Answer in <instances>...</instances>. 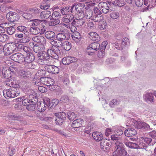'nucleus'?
I'll return each instance as SVG.
<instances>
[{
	"label": "nucleus",
	"instance_id": "nucleus-1",
	"mask_svg": "<svg viewBox=\"0 0 156 156\" xmlns=\"http://www.w3.org/2000/svg\"><path fill=\"white\" fill-rule=\"evenodd\" d=\"M34 51L38 53L37 56L39 58L38 62L40 64L44 65L46 64L48 60H50V55L46 52L41 50V49H33Z\"/></svg>",
	"mask_w": 156,
	"mask_h": 156
},
{
	"label": "nucleus",
	"instance_id": "nucleus-2",
	"mask_svg": "<svg viewBox=\"0 0 156 156\" xmlns=\"http://www.w3.org/2000/svg\"><path fill=\"white\" fill-rule=\"evenodd\" d=\"M3 95L7 98H13L18 96L20 94V92L17 90V88L12 87L3 91Z\"/></svg>",
	"mask_w": 156,
	"mask_h": 156
},
{
	"label": "nucleus",
	"instance_id": "nucleus-3",
	"mask_svg": "<svg viewBox=\"0 0 156 156\" xmlns=\"http://www.w3.org/2000/svg\"><path fill=\"white\" fill-rule=\"evenodd\" d=\"M56 116L55 119V123L57 125H61L66 118V114L63 112L55 113Z\"/></svg>",
	"mask_w": 156,
	"mask_h": 156
},
{
	"label": "nucleus",
	"instance_id": "nucleus-4",
	"mask_svg": "<svg viewBox=\"0 0 156 156\" xmlns=\"http://www.w3.org/2000/svg\"><path fill=\"white\" fill-rule=\"evenodd\" d=\"M125 144L127 146L131 148H138L139 147L145 149L148 146L147 144L143 142L140 144L139 146L136 143L130 142H126Z\"/></svg>",
	"mask_w": 156,
	"mask_h": 156
},
{
	"label": "nucleus",
	"instance_id": "nucleus-5",
	"mask_svg": "<svg viewBox=\"0 0 156 156\" xmlns=\"http://www.w3.org/2000/svg\"><path fill=\"white\" fill-rule=\"evenodd\" d=\"M12 59L15 62L23 64L24 62V57L23 55L19 53L12 55L11 56Z\"/></svg>",
	"mask_w": 156,
	"mask_h": 156
},
{
	"label": "nucleus",
	"instance_id": "nucleus-6",
	"mask_svg": "<svg viewBox=\"0 0 156 156\" xmlns=\"http://www.w3.org/2000/svg\"><path fill=\"white\" fill-rule=\"evenodd\" d=\"M24 52L26 57H24L25 62L29 63L32 62L34 59L35 57L34 54L28 49H23Z\"/></svg>",
	"mask_w": 156,
	"mask_h": 156
},
{
	"label": "nucleus",
	"instance_id": "nucleus-7",
	"mask_svg": "<svg viewBox=\"0 0 156 156\" xmlns=\"http://www.w3.org/2000/svg\"><path fill=\"white\" fill-rule=\"evenodd\" d=\"M70 37V33L67 32L62 31L58 34L56 37L58 41H62L64 40H68Z\"/></svg>",
	"mask_w": 156,
	"mask_h": 156
},
{
	"label": "nucleus",
	"instance_id": "nucleus-8",
	"mask_svg": "<svg viewBox=\"0 0 156 156\" xmlns=\"http://www.w3.org/2000/svg\"><path fill=\"white\" fill-rule=\"evenodd\" d=\"M6 18L8 20L11 22H16L19 19V15L15 12L10 11L6 15Z\"/></svg>",
	"mask_w": 156,
	"mask_h": 156
},
{
	"label": "nucleus",
	"instance_id": "nucleus-9",
	"mask_svg": "<svg viewBox=\"0 0 156 156\" xmlns=\"http://www.w3.org/2000/svg\"><path fill=\"white\" fill-rule=\"evenodd\" d=\"M115 150L118 151L119 150L120 151L123 152L124 156H126L127 152L124 147V145L121 141H115Z\"/></svg>",
	"mask_w": 156,
	"mask_h": 156
},
{
	"label": "nucleus",
	"instance_id": "nucleus-10",
	"mask_svg": "<svg viewBox=\"0 0 156 156\" xmlns=\"http://www.w3.org/2000/svg\"><path fill=\"white\" fill-rule=\"evenodd\" d=\"M77 61L76 58L68 56L63 58L62 60V63L64 65H68L73 62H75Z\"/></svg>",
	"mask_w": 156,
	"mask_h": 156
},
{
	"label": "nucleus",
	"instance_id": "nucleus-11",
	"mask_svg": "<svg viewBox=\"0 0 156 156\" xmlns=\"http://www.w3.org/2000/svg\"><path fill=\"white\" fill-rule=\"evenodd\" d=\"M134 123L135 127L138 129L143 128L146 129H149L150 130V126L145 122L140 121H135Z\"/></svg>",
	"mask_w": 156,
	"mask_h": 156
},
{
	"label": "nucleus",
	"instance_id": "nucleus-12",
	"mask_svg": "<svg viewBox=\"0 0 156 156\" xmlns=\"http://www.w3.org/2000/svg\"><path fill=\"white\" fill-rule=\"evenodd\" d=\"M98 6L102 12L107 14L109 12V7L106 2H101L98 4Z\"/></svg>",
	"mask_w": 156,
	"mask_h": 156
},
{
	"label": "nucleus",
	"instance_id": "nucleus-13",
	"mask_svg": "<svg viewBox=\"0 0 156 156\" xmlns=\"http://www.w3.org/2000/svg\"><path fill=\"white\" fill-rule=\"evenodd\" d=\"M48 72L53 74H57L59 72V69L57 66L52 65H48L46 69Z\"/></svg>",
	"mask_w": 156,
	"mask_h": 156
},
{
	"label": "nucleus",
	"instance_id": "nucleus-14",
	"mask_svg": "<svg viewBox=\"0 0 156 156\" xmlns=\"http://www.w3.org/2000/svg\"><path fill=\"white\" fill-rule=\"evenodd\" d=\"M75 5H73L71 7H66L62 8L60 10L61 13L63 15H66L70 12H73V9Z\"/></svg>",
	"mask_w": 156,
	"mask_h": 156
},
{
	"label": "nucleus",
	"instance_id": "nucleus-15",
	"mask_svg": "<svg viewBox=\"0 0 156 156\" xmlns=\"http://www.w3.org/2000/svg\"><path fill=\"white\" fill-rule=\"evenodd\" d=\"M136 131L133 128H129L126 129L124 132L125 135L127 137L132 136L136 134Z\"/></svg>",
	"mask_w": 156,
	"mask_h": 156
},
{
	"label": "nucleus",
	"instance_id": "nucleus-16",
	"mask_svg": "<svg viewBox=\"0 0 156 156\" xmlns=\"http://www.w3.org/2000/svg\"><path fill=\"white\" fill-rule=\"evenodd\" d=\"M17 100L20 102L22 101L23 105L25 106H27L30 103L29 98H28L27 96H25L20 98L17 99Z\"/></svg>",
	"mask_w": 156,
	"mask_h": 156
},
{
	"label": "nucleus",
	"instance_id": "nucleus-17",
	"mask_svg": "<svg viewBox=\"0 0 156 156\" xmlns=\"http://www.w3.org/2000/svg\"><path fill=\"white\" fill-rule=\"evenodd\" d=\"M88 35H89V37L93 41L98 42L100 40L99 36L96 32H90L88 33Z\"/></svg>",
	"mask_w": 156,
	"mask_h": 156
},
{
	"label": "nucleus",
	"instance_id": "nucleus-18",
	"mask_svg": "<svg viewBox=\"0 0 156 156\" xmlns=\"http://www.w3.org/2000/svg\"><path fill=\"white\" fill-rule=\"evenodd\" d=\"M92 136L93 138L97 141H101L103 138V135L101 133L98 132H93Z\"/></svg>",
	"mask_w": 156,
	"mask_h": 156
},
{
	"label": "nucleus",
	"instance_id": "nucleus-19",
	"mask_svg": "<svg viewBox=\"0 0 156 156\" xmlns=\"http://www.w3.org/2000/svg\"><path fill=\"white\" fill-rule=\"evenodd\" d=\"M83 122V120L81 119H79L74 120L72 124V126L74 128L80 127Z\"/></svg>",
	"mask_w": 156,
	"mask_h": 156
},
{
	"label": "nucleus",
	"instance_id": "nucleus-20",
	"mask_svg": "<svg viewBox=\"0 0 156 156\" xmlns=\"http://www.w3.org/2000/svg\"><path fill=\"white\" fill-rule=\"evenodd\" d=\"M100 145L101 148L104 151H105L110 145L109 142H108L107 139H102L100 142Z\"/></svg>",
	"mask_w": 156,
	"mask_h": 156
},
{
	"label": "nucleus",
	"instance_id": "nucleus-21",
	"mask_svg": "<svg viewBox=\"0 0 156 156\" xmlns=\"http://www.w3.org/2000/svg\"><path fill=\"white\" fill-rule=\"evenodd\" d=\"M104 17L101 13L99 14H94L92 18V20L96 22H100L103 20Z\"/></svg>",
	"mask_w": 156,
	"mask_h": 156
},
{
	"label": "nucleus",
	"instance_id": "nucleus-22",
	"mask_svg": "<svg viewBox=\"0 0 156 156\" xmlns=\"http://www.w3.org/2000/svg\"><path fill=\"white\" fill-rule=\"evenodd\" d=\"M81 13H83L84 17L87 19H89L91 17L92 18L93 16V11L90 9H87L84 13H83V12H81Z\"/></svg>",
	"mask_w": 156,
	"mask_h": 156
},
{
	"label": "nucleus",
	"instance_id": "nucleus-23",
	"mask_svg": "<svg viewBox=\"0 0 156 156\" xmlns=\"http://www.w3.org/2000/svg\"><path fill=\"white\" fill-rule=\"evenodd\" d=\"M85 22L84 20L81 19H74L72 23V24L75 25L76 26L79 27L82 26Z\"/></svg>",
	"mask_w": 156,
	"mask_h": 156
},
{
	"label": "nucleus",
	"instance_id": "nucleus-24",
	"mask_svg": "<svg viewBox=\"0 0 156 156\" xmlns=\"http://www.w3.org/2000/svg\"><path fill=\"white\" fill-rule=\"evenodd\" d=\"M50 80L48 79V81H47L46 82L47 84H45V85L48 86L49 87L50 90H53L55 89V85H54V80L53 79H51L50 78Z\"/></svg>",
	"mask_w": 156,
	"mask_h": 156
},
{
	"label": "nucleus",
	"instance_id": "nucleus-25",
	"mask_svg": "<svg viewBox=\"0 0 156 156\" xmlns=\"http://www.w3.org/2000/svg\"><path fill=\"white\" fill-rule=\"evenodd\" d=\"M109 4L110 5L112 3L115 5H118L119 7L125 5V2L124 0H115L112 2H108Z\"/></svg>",
	"mask_w": 156,
	"mask_h": 156
},
{
	"label": "nucleus",
	"instance_id": "nucleus-26",
	"mask_svg": "<svg viewBox=\"0 0 156 156\" xmlns=\"http://www.w3.org/2000/svg\"><path fill=\"white\" fill-rule=\"evenodd\" d=\"M51 15V12L48 11H45L41 12L40 16L42 19H47L50 17Z\"/></svg>",
	"mask_w": 156,
	"mask_h": 156
},
{
	"label": "nucleus",
	"instance_id": "nucleus-27",
	"mask_svg": "<svg viewBox=\"0 0 156 156\" xmlns=\"http://www.w3.org/2000/svg\"><path fill=\"white\" fill-rule=\"evenodd\" d=\"M154 2L152 0H144V4L147 6L145 9L146 10H148L153 7Z\"/></svg>",
	"mask_w": 156,
	"mask_h": 156
},
{
	"label": "nucleus",
	"instance_id": "nucleus-28",
	"mask_svg": "<svg viewBox=\"0 0 156 156\" xmlns=\"http://www.w3.org/2000/svg\"><path fill=\"white\" fill-rule=\"evenodd\" d=\"M45 35L47 39L52 40L55 38V34L53 32L49 31L45 33Z\"/></svg>",
	"mask_w": 156,
	"mask_h": 156
},
{
	"label": "nucleus",
	"instance_id": "nucleus-29",
	"mask_svg": "<svg viewBox=\"0 0 156 156\" xmlns=\"http://www.w3.org/2000/svg\"><path fill=\"white\" fill-rule=\"evenodd\" d=\"M50 99H47L46 100H44V103L43 104L44 105H41V103H40L41 106L42 105L41 108V112H43L45 111L46 108V107L48 106L49 107V105L50 104Z\"/></svg>",
	"mask_w": 156,
	"mask_h": 156
},
{
	"label": "nucleus",
	"instance_id": "nucleus-30",
	"mask_svg": "<svg viewBox=\"0 0 156 156\" xmlns=\"http://www.w3.org/2000/svg\"><path fill=\"white\" fill-rule=\"evenodd\" d=\"M20 75L23 77H29L31 76V73L29 71L22 70L20 72Z\"/></svg>",
	"mask_w": 156,
	"mask_h": 156
},
{
	"label": "nucleus",
	"instance_id": "nucleus-31",
	"mask_svg": "<svg viewBox=\"0 0 156 156\" xmlns=\"http://www.w3.org/2000/svg\"><path fill=\"white\" fill-rule=\"evenodd\" d=\"M73 5H75L74 7L75 10L80 13L81 12L82 9H83L85 5L83 4L79 3L76 5L74 4Z\"/></svg>",
	"mask_w": 156,
	"mask_h": 156
},
{
	"label": "nucleus",
	"instance_id": "nucleus-32",
	"mask_svg": "<svg viewBox=\"0 0 156 156\" xmlns=\"http://www.w3.org/2000/svg\"><path fill=\"white\" fill-rule=\"evenodd\" d=\"M3 75L5 78L8 79L10 78L12 76V74H11L10 72L8 70H3L2 71Z\"/></svg>",
	"mask_w": 156,
	"mask_h": 156
},
{
	"label": "nucleus",
	"instance_id": "nucleus-33",
	"mask_svg": "<svg viewBox=\"0 0 156 156\" xmlns=\"http://www.w3.org/2000/svg\"><path fill=\"white\" fill-rule=\"evenodd\" d=\"M61 17V15L60 13L58 11H55L52 14L50 20H56L59 19Z\"/></svg>",
	"mask_w": 156,
	"mask_h": 156
},
{
	"label": "nucleus",
	"instance_id": "nucleus-34",
	"mask_svg": "<svg viewBox=\"0 0 156 156\" xmlns=\"http://www.w3.org/2000/svg\"><path fill=\"white\" fill-rule=\"evenodd\" d=\"M30 31L33 34H37L40 32V29L37 27H32L30 28Z\"/></svg>",
	"mask_w": 156,
	"mask_h": 156
},
{
	"label": "nucleus",
	"instance_id": "nucleus-35",
	"mask_svg": "<svg viewBox=\"0 0 156 156\" xmlns=\"http://www.w3.org/2000/svg\"><path fill=\"white\" fill-rule=\"evenodd\" d=\"M130 43L129 39L127 37H124L122 40V49L125 47L127 48Z\"/></svg>",
	"mask_w": 156,
	"mask_h": 156
},
{
	"label": "nucleus",
	"instance_id": "nucleus-36",
	"mask_svg": "<svg viewBox=\"0 0 156 156\" xmlns=\"http://www.w3.org/2000/svg\"><path fill=\"white\" fill-rule=\"evenodd\" d=\"M33 40L35 42H43L45 41L44 38L42 36H37L33 38Z\"/></svg>",
	"mask_w": 156,
	"mask_h": 156
},
{
	"label": "nucleus",
	"instance_id": "nucleus-37",
	"mask_svg": "<svg viewBox=\"0 0 156 156\" xmlns=\"http://www.w3.org/2000/svg\"><path fill=\"white\" fill-rule=\"evenodd\" d=\"M17 30L20 32H23L25 35L27 34V27L25 26H20L17 27Z\"/></svg>",
	"mask_w": 156,
	"mask_h": 156
},
{
	"label": "nucleus",
	"instance_id": "nucleus-38",
	"mask_svg": "<svg viewBox=\"0 0 156 156\" xmlns=\"http://www.w3.org/2000/svg\"><path fill=\"white\" fill-rule=\"evenodd\" d=\"M100 44L97 42H93L91 43L88 46V48L87 49H100Z\"/></svg>",
	"mask_w": 156,
	"mask_h": 156
},
{
	"label": "nucleus",
	"instance_id": "nucleus-39",
	"mask_svg": "<svg viewBox=\"0 0 156 156\" xmlns=\"http://www.w3.org/2000/svg\"><path fill=\"white\" fill-rule=\"evenodd\" d=\"M30 103L29 105L26 107L27 109L30 111L35 110L37 108V104Z\"/></svg>",
	"mask_w": 156,
	"mask_h": 156
},
{
	"label": "nucleus",
	"instance_id": "nucleus-40",
	"mask_svg": "<svg viewBox=\"0 0 156 156\" xmlns=\"http://www.w3.org/2000/svg\"><path fill=\"white\" fill-rule=\"evenodd\" d=\"M154 97L152 94L151 93H148L146 94L145 96V99L147 102L150 101L152 102L153 101Z\"/></svg>",
	"mask_w": 156,
	"mask_h": 156
},
{
	"label": "nucleus",
	"instance_id": "nucleus-41",
	"mask_svg": "<svg viewBox=\"0 0 156 156\" xmlns=\"http://www.w3.org/2000/svg\"><path fill=\"white\" fill-rule=\"evenodd\" d=\"M110 17L113 19H117L119 17V13L117 11H112L110 14Z\"/></svg>",
	"mask_w": 156,
	"mask_h": 156
},
{
	"label": "nucleus",
	"instance_id": "nucleus-42",
	"mask_svg": "<svg viewBox=\"0 0 156 156\" xmlns=\"http://www.w3.org/2000/svg\"><path fill=\"white\" fill-rule=\"evenodd\" d=\"M120 103V101L116 99H113L110 102L109 105L112 108L118 106Z\"/></svg>",
	"mask_w": 156,
	"mask_h": 156
},
{
	"label": "nucleus",
	"instance_id": "nucleus-43",
	"mask_svg": "<svg viewBox=\"0 0 156 156\" xmlns=\"http://www.w3.org/2000/svg\"><path fill=\"white\" fill-rule=\"evenodd\" d=\"M30 102L31 103L37 104L38 101L37 98L33 95H30L29 97Z\"/></svg>",
	"mask_w": 156,
	"mask_h": 156
},
{
	"label": "nucleus",
	"instance_id": "nucleus-44",
	"mask_svg": "<svg viewBox=\"0 0 156 156\" xmlns=\"http://www.w3.org/2000/svg\"><path fill=\"white\" fill-rule=\"evenodd\" d=\"M9 39V36L6 34H0V41L5 42L8 41Z\"/></svg>",
	"mask_w": 156,
	"mask_h": 156
},
{
	"label": "nucleus",
	"instance_id": "nucleus-45",
	"mask_svg": "<svg viewBox=\"0 0 156 156\" xmlns=\"http://www.w3.org/2000/svg\"><path fill=\"white\" fill-rule=\"evenodd\" d=\"M15 30H16L14 27H13L11 26L7 28L6 32L8 34L12 35L14 33Z\"/></svg>",
	"mask_w": 156,
	"mask_h": 156
},
{
	"label": "nucleus",
	"instance_id": "nucleus-46",
	"mask_svg": "<svg viewBox=\"0 0 156 156\" xmlns=\"http://www.w3.org/2000/svg\"><path fill=\"white\" fill-rule=\"evenodd\" d=\"M43 20H42L34 19L32 20L33 22L31 25L33 27H34V26H37L43 21Z\"/></svg>",
	"mask_w": 156,
	"mask_h": 156
},
{
	"label": "nucleus",
	"instance_id": "nucleus-47",
	"mask_svg": "<svg viewBox=\"0 0 156 156\" xmlns=\"http://www.w3.org/2000/svg\"><path fill=\"white\" fill-rule=\"evenodd\" d=\"M67 117L70 120H73L76 117V115L73 112H69L67 113Z\"/></svg>",
	"mask_w": 156,
	"mask_h": 156
},
{
	"label": "nucleus",
	"instance_id": "nucleus-48",
	"mask_svg": "<svg viewBox=\"0 0 156 156\" xmlns=\"http://www.w3.org/2000/svg\"><path fill=\"white\" fill-rule=\"evenodd\" d=\"M30 12L36 15H38L40 13H41V11L40 9H39L37 8H34L31 9L30 10Z\"/></svg>",
	"mask_w": 156,
	"mask_h": 156
},
{
	"label": "nucleus",
	"instance_id": "nucleus-49",
	"mask_svg": "<svg viewBox=\"0 0 156 156\" xmlns=\"http://www.w3.org/2000/svg\"><path fill=\"white\" fill-rule=\"evenodd\" d=\"M72 37L74 40H79L81 38L80 33L78 32H75L74 35H72Z\"/></svg>",
	"mask_w": 156,
	"mask_h": 156
},
{
	"label": "nucleus",
	"instance_id": "nucleus-50",
	"mask_svg": "<svg viewBox=\"0 0 156 156\" xmlns=\"http://www.w3.org/2000/svg\"><path fill=\"white\" fill-rule=\"evenodd\" d=\"M52 50V51L53 52L55 55H53V56L54 57V58L55 59H57L58 58V55L60 54V51L59 49H50Z\"/></svg>",
	"mask_w": 156,
	"mask_h": 156
},
{
	"label": "nucleus",
	"instance_id": "nucleus-51",
	"mask_svg": "<svg viewBox=\"0 0 156 156\" xmlns=\"http://www.w3.org/2000/svg\"><path fill=\"white\" fill-rule=\"evenodd\" d=\"M52 21L49 23V25L50 26H53L57 25L59 23L60 21L59 20H51Z\"/></svg>",
	"mask_w": 156,
	"mask_h": 156
},
{
	"label": "nucleus",
	"instance_id": "nucleus-52",
	"mask_svg": "<svg viewBox=\"0 0 156 156\" xmlns=\"http://www.w3.org/2000/svg\"><path fill=\"white\" fill-rule=\"evenodd\" d=\"M9 118L13 120H19L21 119L20 116H17L14 115H9Z\"/></svg>",
	"mask_w": 156,
	"mask_h": 156
},
{
	"label": "nucleus",
	"instance_id": "nucleus-53",
	"mask_svg": "<svg viewBox=\"0 0 156 156\" xmlns=\"http://www.w3.org/2000/svg\"><path fill=\"white\" fill-rule=\"evenodd\" d=\"M48 79L50 80V78L47 77H41L40 79V82L41 83L45 85V84H47L46 82L47 81H48Z\"/></svg>",
	"mask_w": 156,
	"mask_h": 156
},
{
	"label": "nucleus",
	"instance_id": "nucleus-54",
	"mask_svg": "<svg viewBox=\"0 0 156 156\" xmlns=\"http://www.w3.org/2000/svg\"><path fill=\"white\" fill-rule=\"evenodd\" d=\"M23 16L26 19L30 20L33 17V15L31 13H25L23 14Z\"/></svg>",
	"mask_w": 156,
	"mask_h": 156
},
{
	"label": "nucleus",
	"instance_id": "nucleus-55",
	"mask_svg": "<svg viewBox=\"0 0 156 156\" xmlns=\"http://www.w3.org/2000/svg\"><path fill=\"white\" fill-rule=\"evenodd\" d=\"M60 101L63 103H68L69 101V98L66 95L63 96L61 98Z\"/></svg>",
	"mask_w": 156,
	"mask_h": 156
},
{
	"label": "nucleus",
	"instance_id": "nucleus-56",
	"mask_svg": "<svg viewBox=\"0 0 156 156\" xmlns=\"http://www.w3.org/2000/svg\"><path fill=\"white\" fill-rule=\"evenodd\" d=\"M54 130L65 137H66L68 136L63 131L57 129H54Z\"/></svg>",
	"mask_w": 156,
	"mask_h": 156
},
{
	"label": "nucleus",
	"instance_id": "nucleus-57",
	"mask_svg": "<svg viewBox=\"0 0 156 156\" xmlns=\"http://www.w3.org/2000/svg\"><path fill=\"white\" fill-rule=\"evenodd\" d=\"M113 156H124L123 154V152H122L121 151H120L119 150H116L113 153Z\"/></svg>",
	"mask_w": 156,
	"mask_h": 156
},
{
	"label": "nucleus",
	"instance_id": "nucleus-58",
	"mask_svg": "<svg viewBox=\"0 0 156 156\" xmlns=\"http://www.w3.org/2000/svg\"><path fill=\"white\" fill-rule=\"evenodd\" d=\"M8 8H7L6 6L4 4H2L0 6V10L2 12H5L8 10Z\"/></svg>",
	"mask_w": 156,
	"mask_h": 156
},
{
	"label": "nucleus",
	"instance_id": "nucleus-59",
	"mask_svg": "<svg viewBox=\"0 0 156 156\" xmlns=\"http://www.w3.org/2000/svg\"><path fill=\"white\" fill-rule=\"evenodd\" d=\"M105 49H99L98 51V56L99 58H101L105 55Z\"/></svg>",
	"mask_w": 156,
	"mask_h": 156
},
{
	"label": "nucleus",
	"instance_id": "nucleus-60",
	"mask_svg": "<svg viewBox=\"0 0 156 156\" xmlns=\"http://www.w3.org/2000/svg\"><path fill=\"white\" fill-rule=\"evenodd\" d=\"M3 52L5 55H10L13 52L12 49H3Z\"/></svg>",
	"mask_w": 156,
	"mask_h": 156
},
{
	"label": "nucleus",
	"instance_id": "nucleus-61",
	"mask_svg": "<svg viewBox=\"0 0 156 156\" xmlns=\"http://www.w3.org/2000/svg\"><path fill=\"white\" fill-rule=\"evenodd\" d=\"M117 135H113L111 136V139L113 140H115L116 141H121V139L119 136L118 137Z\"/></svg>",
	"mask_w": 156,
	"mask_h": 156
},
{
	"label": "nucleus",
	"instance_id": "nucleus-62",
	"mask_svg": "<svg viewBox=\"0 0 156 156\" xmlns=\"http://www.w3.org/2000/svg\"><path fill=\"white\" fill-rule=\"evenodd\" d=\"M9 25V23L7 22L3 21L0 23V25L4 29V28H7Z\"/></svg>",
	"mask_w": 156,
	"mask_h": 156
},
{
	"label": "nucleus",
	"instance_id": "nucleus-63",
	"mask_svg": "<svg viewBox=\"0 0 156 156\" xmlns=\"http://www.w3.org/2000/svg\"><path fill=\"white\" fill-rule=\"evenodd\" d=\"M10 128L13 129H15L17 131H20L23 129V128L21 127L19 125H16L15 126H11Z\"/></svg>",
	"mask_w": 156,
	"mask_h": 156
},
{
	"label": "nucleus",
	"instance_id": "nucleus-64",
	"mask_svg": "<svg viewBox=\"0 0 156 156\" xmlns=\"http://www.w3.org/2000/svg\"><path fill=\"white\" fill-rule=\"evenodd\" d=\"M16 69L17 68L12 66H10L9 69H8L10 72L11 74H12V75L15 73Z\"/></svg>",
	"mask_w": 156,
	"mask_h": 156
}]
</instances>
